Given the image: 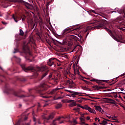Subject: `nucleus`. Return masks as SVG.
Segmentation results:
<instances>
[{
  "label": "nucleus",
  "mask_w": 125,
  "mask_h": 125,
  "mask_svg": "<svg viewBox=\"0 0 125 125\" xmlns=\"http://www.w3.org/2000/svg\"><path fill=\"white\" fill-rule=\"evenodd\" d=\"M47 89V86L45 83L42 84L40 86L36 87L34 89H30L29 90V94L25 95H20V91H15L9 87L8 84H6L4 89V92L7 93V94H13L16 97H19V98H26V97H30L32 96L33 98L35 97L34 95V93H39L40 94L42 97L43 98H46V97L43 96V94H45L43 91H45Z\"/></svg>",
  "instance_id": "nucleus-1"
},
{
  "label": "nucleus",
  "mask_w": 125,
  "mask_h": 125,
  "mask_svg": "<svg viewBox=\"0 0 125 125\" xmlns=\"http://www.w3.org/2000/svg\"><path fill=\"white\" fill-rule=\"evenodd\" d=\"M91 25H93V27H91V25L88 26L86 27L83 32L85 34V38L89 34V30H94V29H104L106 30L109 36L111 37L112 39L118 42H122L124 41V37L122 35H118V32L114 30V25L112 23H109L107 25V27L105 26L104 23H101L98 21H95L92 22Z\"/></svg>",
  "instance_id": "nucleus-2"
},
{
  "label": "nucleus",
  "mask_w": 125,
  "mask_h": 125,
  "mask_svg": "<svg viewBox=\"0 0 125 125\" xmlns=\"http://www.w3.org/2000/svg\"><path fill=\"white\" fill-rule=\"evenodd\" d=\"M78 37H79L80 38L77 37L75 35H71L69 38L72 41H75V42H84V40H83V35L79 34Z\"/></svg>",
  "instance_id": "nucleus-3"
},
{
  "label": "nucleus",
  "mask_w": 125,
  "mask_h": 125,
  "mask_svg": "<svg viewBox=\"0 0 125 125\" xmlns=\"http://www.w3.org/2000/svg\"><path fill=\"white\" fill-rule=\"evenodd\" d=\"M65 91H67V92H69V94H67L66 96H69V97H73V98H75L76 97L77 95H80V94H86V95H87V94L84 93H80L77 92H75L69 90L65 89Z\"/></svg>",
  "instance_id": "nucleus-4"
},
{
  "label": "nucleus",
  "mask_w": 125,
  "mask_h": 125,
  "mask_svg": "<svg viewBox=\"0 0 125 125\" xmlns=\"http://www.w3.org/2000/svg\"><path fill=\"white\" fill-rule=\"evenodd\" d=\"M21 67L22 68V70L24 71V72H28L29 71H31V72H37V70L35 69V67L32 66L26 67V64L24 63L21 64Z\"/></svg>",
  "instance_id": "nucleus-5"
},
{
  "label": "nucleus",
  "mask_w": 125,
  "mask_h": 125,
  "mask_svg": "<svg viewBox=\"0 0 125 125\" xmlns=\"http://www.w3.org/2000/svg\"><path fill=\"white\" fill-rule=\"evenodd\" d=\"M46 69V67L44 66H42L41 67H38L37 68L38 71H42V72H43L41 78L42 80V79H43L44 77H46V76L48 75V72H49V70H45Z\"/></svg>",
  "instance_id": "nucleus-6"
},
{
  "label": "nucleus",
  "mask_w": 125,
  "mask_h": 125,
  "mask_svg": "<svg viewBox=\"0 0 125 125\" xmlns=\"http://www.w3.org/2000/svg\"><path fill=\"white\" fill-rule=\"evenodd\" d=\"M2 5H5L6 7L9 6V2H16V0H1Z\"/></svg>",
  "instance_id": "nucleus-7"
},
{
  "label": "nucleus",
  "mask_w": 125,
  "mask_h": 125,
  "mask_svg": "<svg viewBox=\"0 0 125 125\" xmlns=\"http://www.w3.org/2000/svg\"><path fill=\"white\" fill-rule=\"evenodd\" d=\"M90 82H96V83H98L99 84V85H103V82L104 83H107V81L106 80H96L95 79H91Z\"/></svg>",
  "instance_id": "nucleus-8"
},
{
  "label": "nucleus",
  "mask_w": 125,
  "mask_h": 125,
  "mask_svg": "<svg viewBox=\"0 0 125 125\" xmlns=\"http://www.w3.org/2000/svg\"><path fill=\"white\" fill-rule=\"evenodd\" d=\"M22 50L25 53H28L29 55H31V51H30V48H29L28 45H23Z\"/></svg>",
  "instance_id": "nucleus-9"
},
{
  "label": "nucleus",
  "mask_w": 125,
  "mask_h": 125,
  "mask_svg": "<svg viewBox=\"0 0 125 125\" xmlns=\"http://www.w3.org/2000/svg\"><path fill=\"white\" fill-rule=\"evenodd\" d=\"M54 118L53 114H50L48 117H44V121L45 123H50V120H52Z\"/></svg>",
  "instance_id": "nucleus-10"
},
{
  "label": "nucleus",
  "mask_w": 125,
  "mask_h": 125,
  "mask_svg": "<svg viewBox=\"0 0 125 125\" xmlns=\"http://www.w3.org/2000/svg\"><path fill=\"white\" fill-rule=\"evenodd\" d=\"M54 59H52V58L50 59L49 60V61L47 62V65H48V66H52L53 65L55 66V62L53 61L54 60Z\"/></svg>",
  "instance_id": "nucleus-11"
},
{
  "label": "nucleus",
  "mask_w": 125,
  "mask_h": 125,
  "mask_svg": "<svg viewBox=\"0 0 125 125\" xmlns=\"http://www.w3.org/2000/svg\"><path fill=\"white\" fill-rule=\"evenodd\" d=\"M106 103H110V104H115L116 101L112 99L105 98Z\"/></svg>",
  "instance_id": "nucleus-12"
},
{
  "label": "nucleus",
  "mask_w": 125,
  "mask_h": 125,
  "mask_svg": "<svg viewBox=\"0 0 125 125\" xmlns=\"http://www.w3.org/2000/svg\"><path fill=\"white\" fill-rule=\"evenodd\" d=\"M67 82L69 84V87L70 88H72L74 87V86H75V83H74V82H73V81H68Z\"/></svg>",
  "instance_id": "nucleus-13"
},
{
  "label": "nucleus",
  "mask_w": 125,
  "mask_h": 125,
  "mask_svg": "<svg viewBox=\"0 0 125 125\" xmlns=\"http://www.w3.org/2000/svg\"><path fill=\"white\" fill-rule=\"evenodd\" d=\"M32 116L33 117V121L34 122H36L37 121V117H38V115L35 113V110L33 109L32 110Z\"/></svg>",
  "instance_id": "nucleus-14"
},
{
  "label": "nucleus",
  "mask_w": 125,
  "mask_h": 125,
  "mask_svg": "<svg viewBox=\"0 0 125 125\" xmlns=\"http://www.w3.org/2000/svg\"><path fill=\"white\" fill-rule=\"evenodd\" d=\"M71 32L70 29H65L64 31H62V35H65L66 34H68V33H70Z\"/></svg>",
  "instance_id": "nucleus-15"
},
{
  "label": "nucleus",
  "mask_w": 125,
  "mask_h": 125,
  "mask_svg": "<svg viewBox=\"0 0 125 125\" xmlns=\"http://www.w3.org/2000/svg\"><path fill=\"white\" fill-rule=\"evenodd\" d=\"M57 90H58V88H56L55 89H53L52 91H50V94H55Z\"/></svg>",
  "instance_id": "nucleus-16"
},
{
  "label": "nucleus",
  "mask_w": 125,
  "mask_h": 125,
  "mask_svg": "<svg viewBox=\"0 0 125 125\" xmlns=\"http://www.w3.org/2000/svg\"><path fill=\"white\" fill-rule=\"evenodd\" d=\"M14 58H15V60L17 63H20L21 62V59L17 57L16 56H14Z\"/></svg>",
  "instance_id": "nucleus-17"
},
{
  "label": "nucleus",
  "mask_w": 125,
  "mask_h": 125,
  "mask_svg": "<svg viewBox=\"0 0 125 125\" xmlns=\"http://www.w3.org/2000/svg\"><path fill=\"white\" fill-rule=\"evenodd\" d=\"M24 4L25 6H26V7L28 9L31 8V5H30V4H29L28 2H24Z\"/></svg>",
  "instance_id": "nucleus-18"
},
{
  "label": "nucleus",
  "mask_w": 125,
  "mask_h": 125,
  "mask_svg": "<svg viewBox=\"0 0 125 125\" xmlns=\"http://www.w3.org/2000/svg\"><path fill=\"white\" fill-rule=\"evenodd\" d=\"M93 88H95V89H101L103 88V87L102 86H100L98 85H94L92 86Z\"/></svg>",
  "instance_id": "nucleus-19"
},
{
  "label": "nucleus",
  "mask_w": 125,
  "mask_h": 125,
  "mask_svg": "<svg viewBox=\"0 0 125 125\" xmlns=\"http://www.w3.org/2000/svg\"><path fill=\"white\" fill-rule=\"evenodd\" d=\"M12 18H13L14 21H15V22L16 23H17V22H18V21L17 20V19H18V16H16V15L15 16V15H13Z\"/></svg>",
  "instance_id": "nucleus-20"
},
{
  "label": "nucleus",
  "mask_w": 125,
  "mask_h": 125,
  "mask_svg": "<svg viewBox=\"0 0 125 125\" xmlns=\"http://www.w3.org/2000/svg\"><path fill=\"white\" fill-rule=\"evenodd\" d=\"M94 107L97 111H99V112H101V110H102L101 107L97 105H95Z\"/></svg>",
  "instance_id": "nucleus-21"
},
{
  "label": "nucleus",
  "mask_w": 125,
  "mask_h": 125,
  "mask_svg": "<svg viewBox=\"0 0 125 125\" xmlns=\"http://www.w3.org/2000/svg\"><path fill=\"white\" fill-rule=\"evenodd\" d=\"M70 102H72L71 103V105H70V107H75V106H76L77 105V104H76V102H74V100H71L70 101Z\"/></svg>",
  "instance_id": "nucleus-22"
},
{
  "label": "nucleus",
  "mask_w": 125,
  "mask_h": 125,
  "mask_svg": "<svg viewBox=\"0 0 125 125\" xmlns=\"http://www.w3.org/2000/svg\"><path fill=\"white\" fill-rule=\"evenodd\" d=\"M88 111L90 112V113H92V114H96V112L95 110L91 109V108L89 107L88 109Z\"/></svg>",
  "instance_id": "nucleus-23"
},
{
  "label": "nucleus",
  "mask_w": 125,
  "mask_h": 125,
  "mask_svg": "<svg viewBox=\"0 0 125 125\" xmlns=\"http://www.w3.org/2000/svg\"><path fill=\"white\" fill-rule=\"evenodd\" d=\"M74 74L80 75V70L78 69H74Z\"/></svg>",
  "instance_id": "nucleus-24"
},
{
  "label": "nucleus",
  "mask_w": 125,
  "mask_h": 125,
  "mask_svg": "<svg viewBox=\"0 0 125 125\" xmlns=\"http://www.w3.org/2000/svg\"><path fill=\"white\" fill-rule=\"evenodd\" d=\"M62 107V104H57L55 106L56 109H60Z\"/></svg>",
  "instance_id": "nucleus-25"
},
{
  "label": "nucleus",
  "mask_w": 125,
  "mask_h": 125,
  "mask_svg": "<svg viewBox=\"0 0 125 125\" xmlns=\"http://www.w3.org/2000/svg\"><path fill=\"white\" fill-rule=\"evenodd\" d=\"M41 104H40V103H38V107H37V111H36V112L38 113L39 111H40L41 110Z\"/></svg>",
  "instance_id": "nucleus-26"
},
{
  "label": "nucleus",
  "mask_w": 125,
  "mask_h": 125,
  "mask_svg": "<svg viewBox=\"0 0 125 125\" xmlns=\"http://www.w3.org/2000/svg\"><path fill=\"white\" fill-rule=\"evenodd\" d=\"M51 78H52V74L50 73L48 76V77L47 78V80L50 81V80H53V78L51 79Z\"/></svg>",
  "instance_id": "nucleus-27"
},
{
  "label": "nucleus",
  "mask_w": 125,
  "mask_h": 125,
  "mask_svg": "<svg viewBox=\"0 0 125 125\" xmlns=\"http://www.w3.org/2000/svg\"><path fill=\"white\" fill-rule=\"evenodd\" d=\"M19 35L22 36H24V32L23 31V30H22V29H20Z\"/></svg>",
  "instance_id": "nucleus-28"
},
{
  "label": "nucleus",
  "mask_w": 125,
  "mask_h": 125,
  "mask_svg": "<svg viewBox=\"0 0 125 125\" xmlns=\"http://www.w3.org/2000/svg\"><path fill=\"white\" fill-rule=\"evenodd\" d=\"M26 16L25 15H22L21 18L22 19V21H25L26 20Z\"/></svg>",
  "instance_id": "nucleus-29"
},
{
  "label": "nucleus",
  "mask_w": 125,
  "mask_h": 125,
  "mask_svg": "<svg viewBox=\"0 0 125 125\" xmlns=\"http://www.w3.org/2000/svg\"><path fill=\"white\" fill-rule=\"evenodd\" d=\"M100 125H107V122L105 121H103L102 123H100Z\"/></svg>",
  "instance_id": "nucleus-30"
},
{
  "label": "nucleus",
  "mask_w": 125,
  "mask_h": 125,
  "mask_svg": "<svg viewBox=\"0 0 125 125\" xmlns=\"http://www.w3.org/2000/svg\"><path fill=\"white\" fill-rule=\"evenodd\" d=\"M20 81H21V82H26V80L25 78L22 77L20 78Z\"/></svg>",
  "instance_id": "nucleus-31"
},
{
  "label": "nucleus",
  "mask_w": 125,
  "mask_h": 125,
  "mask_svg": "<svg viewBox=\"0 0 125 125\" xmlns=\"http://www.w3.org/2000/svg\"><path fill=\"white\" fill-rule=\"evenodd\" d=\"M83 82H84V83H86L87 84H90L91 83L90 82H88L86 80H83Z\"/></svg>",
  "instance_id": "nucleus-32"
},
{
  "label": "nucleus",
  "mask_w": 125,
  "mask_h": 125,
  "mask_svg": "<svg viewBox=\"0 0 125 125\" xmlns=\"http://www.w3.org/2000/svg\"><path fill=\"white\" fill-rule=\"evenodd\" d=\"M68 122L70 123V124H73V123L74 124H77V121L76 120H74L73 122L71 121H69Z\"/></svg>",
  "instance_id": "nucleus-33"
},
{
  "label": "nucleus",
  "mask_w": 125,
  "mask_h": 125,
  "mask_svg": "<svg viewBox=\"0 0 125 125\" xmlns=\"http://www.w3.org/2000/svg\"><path fill=\"white\" fill-rule=\"evenodd\" d=\"M60 120H61V117H59L57 118L55 120H54V121H55V122H56V121H60Z\"/></svg>",
  "instance_id": "nucleus-34"
},
{
  "label": "nucleus",
  "mask_w": 125,
  "mask_h": 125,
  "mask_svg": "<svg viewBox=\"0 0 125 125\" xmlns=\"http://www.w3.org/2000/svg\"><path fill=\"white\" fill-rule=\"evenodd\" d=\"M89 107L87 105H84V109H85V110H88L89 109Z\"/></svg>",
  "instance_id": "nucleus-35"
},
{
  "label": "nucleus",
  "mask_w": 125,
  "mask_h": 125,
  "mask_svg": "<svg viewBox=\"0 0 125 125\" xmlns=\"http://www.w3.org/2000/svg\"><path fill=\"white\" fill-rule=\"evenodd\" d=\"M82 89H83V90H87V87L86 86H82Z\"/></svg>",
  "instance_id": "nucleus-36"
},
{
  "label": "nucleus",
  "mask_w": 125,
  "mask_h": 125,
  "mask_svg": "<svg viewBox=\"0 0 125 125\" xmlns=\"http://www.w3.org/2000/svg\"><path fill=\"white\" fill-rule=\"evenodd\" d=\"M16 52H18V49H14V53H16Z\"/></svg>",
  "instance_id": "nucleus-37"
},
{
  "label": "nucleus",
  "mask_w": 125,
  "mask_h": 125,
  "mask_svg": "<svg viewBox=\"0 0 125 125\" xmlns=\"http://www.w3.org/2000/svg\"><path fill=\"white\" fill-rule=\"evenodd\" d=\"M52 34H53V35H54V36H56V33L55 31L53 30L52 31Z\"/></svg>",
  "instance_id": "nucleus-38"
},
{
  "label": "nucleus",
  "mask_w": 125,
  "mask_h": 125,
  "mask_svg": "<svg viewBox=\"0 0 125 125\" xmlns=\"http://www.w3.org/2000/svg\"><path fill=\"white\" fill-rule=\"evenodd\" d=\"M86 120H87V121L90 120V117L87 116V117H86Z\"/></svg>",
  "instance_id": "nucleus-39"
},
{
  "label": "nucleus",
  "mask_w": 125,
  "mask_h": 125,
  "mask_svg": "<svg viewBox=\"0 0 125 125\" xmlns=\"http://www.w3.org/2000/svg\"><path fill=\"white\" fill-rule=\"evenodd\" d=\"M1 23L3 24V25H6V22L4 21H1Z\"/></svg>",
  "instance_id": "nucleus-40"
},
{
  "label": "nucleus",
  "mask_w": 125,
  "mask_h": 125,
  "mask_svg": "<svg viewBox=\"0 0 125 125\" xmlns=\"http://www.w3.org/2000/svg\"><path fill=\"white\" fill-rule=\"evenodd\" d=\"M78 102H79L80 103H82V102H83V100H79L78 101Z\"/></svg>",
  "instance_id": "nucleus-41"
},
{
  "label": "nucleus",
  "mask_w": 125,
  "mask_h": 125,
  "mask_svg": "<svg viewBox=\"0 0 125 125\" xmlns=\"http://www.w3.org/2000/svg\"><path fill=\"white\" fill-rule=\"evenodd\" d=\"M89 97H90V98H91L92 99H97V98H94V97H91L90 96H89Z\"/></svg>",
  "instance_id": "nucleus-42"
},
{
  "label": "nucleus",
  "mask_w": 125,
  "mask_h": 125,
  "mask_svg": "<svg viewBox=\"0 0 125 125\" xmlns=\"http://www.w3.org/2000/svg\"><path fill=\"white\" fill-rule=\"evenodd\" d=\"M79 30H81V27L77 28L76 29V31H79Z\"/></svg>",
  "instance_id": "nucleus-43"
},
{
  "label": "nucleus",
  "mask_w": 125,
  "mask_h": 125,
  "mask_svg": "<svg viewBox=\"0 0 125 125\" xmlns=\"http://www.w3.org/2000/svg\"><path fill=\"white\" fill-rule=\"evenodd\" d=\"M87 90H89V91H92V90H91L89 88H87Z\"/></svg>",
  "instance_id": "nucleus-44"
},
{
  "label": "nucleus",
  "mask_w": 125,
  "mask_h": 125,
  "mask_svg": "<svg viewBox=\"0 0 125 125\" xmlns=\"http://www.w3.org/2000/svg\"><path fill=\"white\" fill-rule=\"evenodd\" d=\"M113 81L114 82H115V83H116V82H117V78L114 79Z\"/></svg>",
  "instance_id": "nucleus-45"
},
{
  "label": "nucleus",
  "mask_w": 125,
  "mask_h": 125,
  "mask_svg": "<svg viewBox=\"0 0 125 125\" xmlns=\"http://www.w3.org/2000/svg\"><path fill=\"white\" fill-rule=\"evenodd\" d=\"M61 98H61V97H58V98H57V99H55L56 100H58V99H61Z\"/></svg>",
  "instance_id": "nucleus-46"
},
{
  "label": "nucleus",
  "mask_w": 125,
  "mask_h": 125,
  "mask_svg": "<svg viewBox=\"0 0 125 125\" xmlns=\"http://www.w3.org/2000/svg\"><path fill=\"white\" fill-rule=\"evenodd\" d=\"M99 120V118H98L97 117L95 118V121L96 122H97V120Z\"/></svg>",
  "instance_id": "nucleus-47"
},
{
  "label": "nucleus",
  "mask_w": 125,
  "mask_h": 125,
  "mask_svg": "<svg viewBox=\"0 0 125 125\" xmlns=\"http://www.w3.org/2000/svg\"><path fill=\"white\" fill-rule=\"evenodd\" d=\"M90 11L93 12V13H95V11H94V10H91Z\"/></svg>",
  "instance_id": "nucleus-48"
},
{
  "label": "nucleus",
  "mask_w": 125,
  "mask_h": 125,
  "mask_svg": "<svg viewBox=\"0 0 125 125\" xmlns=\"http://www.w3.org/2000/svg\"><path fill=\"white\" fill-rule=\"evenodd\" d=\"M28 119V117H25V118H24V121H27V119Z\"/></svg>",
  "instance_id": "nucleus-49"
},
{
  "label": "nucleus",
  "mask_w": 125,
  "mask_h": 125,
  "mask_svg": "<svg viewBox=\"0 0 125 125\" xmlns=\"http://www.w3.org/2000/svg\"><path fill=\"white\" fill-rule=\"evenodd\" d=\"M64 123V121H61L59 122V124H63Z\"/></svg>",
  "instance_id": "nucleus-50"
},
{
  "label": "nucleus",
  "mask_w": 125,
  "mask_h": 125,
  "mask_svg": "<svg viewBox=\"0 0 125 125\" xmlns=\"http://www.w3.org/2000/svg\"><path fill=\"white\" fill-rule=\"evenodd\" d=\"M47 38V36H46L45 38V39L46 40V42H47V40H48Z\"/></svg>",
  "instance_id": "nucleus-51"
},
{
  "label": "nucleus",
  "mask_w": 125,
  "mask_h": 125,
  "mask_svg": "<svg viewBox=\"0 0 125 125\" xmlns=\"http://www.w3.org/2000/svg\"><path fill=\"white\" fill-rule=\"evenodd\" d=\"M80 108H82V109H84V106H80Z\"/></svg>",
  "instance_id": "nucleus-52"
},
{
  "label": "nucleus",
  "mask_w": 125,
  "mask_h": 125,
  "mask_svg": "<svg viewBox=\"0 0 125 125\" xmlns=\"http://www.w3.org/2000/svg\"><path fill=\"white\" fill-rule=\"evenodd\" d=\"M23 125H30V123L25 124Z\"/></svg>",
  "instance_id": "nucleus-53"
},
{
  "label": "nucleus",
  "mask_w": 125,
  "mask_h": 125,
  "mask_svg": "<svg viewBox=\"0 0 125 125\" xmlns=\"http://www.w3.org/2000/svg\"><path fill=\"white\" fill-rule=\"evenodd\" d=\"M114 12H116V11H111L110 12V13H113Z\"/></svg>",
  "instance_id": "nucleus-54"
},
{
  "label": "nucleus",
  "mask_w": 125,
  "mask_h": 125,
  "mask_svg": "<svg viewBox=\"0 0 125 125\" xmlns=\"http://www.w3.org/2000/svg\"><path fill=\"white\" fill-rule=\"evenodd\" d=\"M123 76H125V72L121 75V77H123Z\"/></svg>",
  "instance_id": "nucleus-55"
},
{
  "label": "nucleus",
  "mask_w": 125,
  "mask_h": 125,
  "mask_svg": "<svg viewBox=\"0 0 125 125\" xmlns=\"http://www.w3.org/2000/svg\"><path fill=\"white\" fill-rule=\"evenodd\" d=\"M76 47H77V46H76L74 47V48L73 49V51H75V49H76Z\"/></svg>",
  "instance_id": "nucleus-56"
},
{
  "label": "nucleus",
  "mask_w": 125,
  "mask_h": 125,
  "mask_svg": "<svg viewBox=\"0 0 125 125\" xmlns=\"http://www.w3.org/2000/svg\"><path fill=\"white\" fill-rule=\"evenodd\" d=\"M38 124H42V123L41 122V121H38Z\"/></svg>",
  "instance_id": "nucleus-57"
},
{
  "label": "nucleus",
  "mask_w": 125,
  "mask_h": 125,
  "mask_svg": "<svg viewBox=\"0 0 125 125\" xmlns=\"http://www.w3.org/2000/svg\"><path fill=\"white\" fill-rule=\"evenodd\" d=\"M19 106H20V107H22V104H19Z\"/></svg>",
  "instance_id": "nucleus-58"
},
{
  "label": "nucleus",
  "mask_w": 125,
  "mask_h": 125,
  "mask_svg": "<svg viewBox=\"0 0 125 125\" xmlns=\"http://www.w3.org/2000/svg\"><path fill=\"white\" fill-rule=\"evenodd\" d=\"M34 107H35V105L32 106V107H30V108H34Z\"/></svg>",
  "instance_id": "nucleus-59"
},
{
  "label": "nucleus",
  "mask_w": 125,
  "mask_h": 125,
  "mask_svg": "<svg viewBox=\"0 0 125 125\" xmlns=\"http://www.w3.org/2000/svg\"><path fill=\"white\" fill-rule=\"evenodd\" d=\"M78 107H81V104H78Z\"/></svg>",
  "instance_id": "nucleus-60"
},
{
  "label": "nucleus",
  "mask_w": 125,
  "mask_h": 125,
  "mask_svg": "<svg viewBox=\"0 0 125 125\" xmlns=\"http://www.w3.org/2000/svg\"><path fill=\"white\" fill-rule=\"evenodd\" d=\"M98 122H100V119H99V118L98 119Z\"/></svg>",
  "instance_id": "nucleus-61"
},
{
  "label": "nucleus",
  "mask_w": 125,
  "mask_h": 125,
  "mask_svg": "<svg viewBox=\"0 0 125 125\" xmlns=\"http://www.w3.org/2000/svg\"><path fill=\"white\" fill-rule=\"evenodd\" d=\"M0 70H2V68L0 66Z\"/></svg>",
  "instance_id": "nucleus-62"
},
{
  "label": "nucleus",
  "mask_w": 125,
  "mask_h": 125,
  "mask_svg": "<svg viewBox=\"0 0 125 125\" xmlns=\"http://www.w3.org/2000/svg\"><path fill=\"white\" fill-rule=\"evenodd\" d=\"M93 125H96V123H94Z\"/></svg>",
  "instance_id": "nucleus-63"
},
{
  "label": "nucleus",
  "mask_w": 125,
  "mask_h": 125,
  "mask_svg": "<svg viewBox=\"0 0 125 125\" xmlns=\"http://www.w3.org/2000/svg\"><path fill=\"white\" fill-rule=\"evenodd\" d=\"M55 82L56 83H57V80H55Z\"/></svg>",
  "instance_id": "nucleus-64"
}]
</instances>
